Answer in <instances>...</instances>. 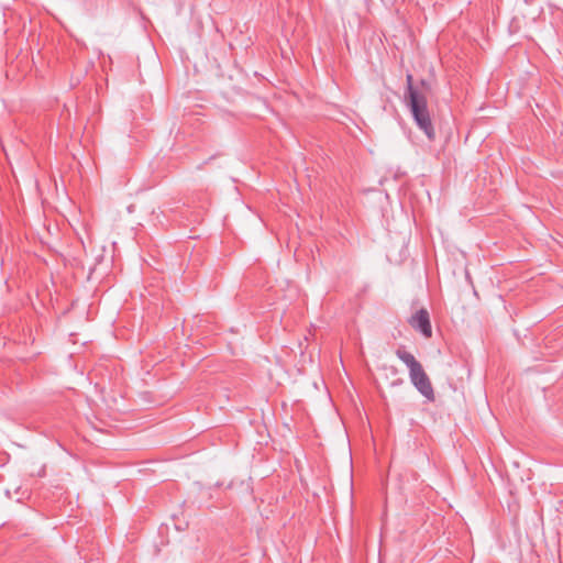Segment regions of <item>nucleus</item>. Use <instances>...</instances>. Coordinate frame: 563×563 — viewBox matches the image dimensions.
I'll use <instances>...</instances> for the list:
<instances>
[{"label": "nucleus", "instance_id": "f257e3e1", "mask_svg": "<svg viewBox=\"0 0 563 563\" xmlns=\"http://www.w3.org/2000/svg\"><path fill=\"white\" fill-rule=\"evenodd\" d=\"M406 82L405 103L417 126L426 134L429 141H433L435 139V131L432 125L424 91L413 85V76L411 74H407Z\"/></svg>", "mask_w": 563, "mask_h": 563}, {"label": "nucleus", "instance_id": "7ed1b4c3", "mask_svg": "<svg viewBox=\"0 0 563 563\" xmlns=\"http://www.w3.org/2000/svg\"><path fill=\"white\" fill-rule=\"evenodd\" d=\"M409 324L416 330L419 331L423 336L431 338L432 336V327L430 322L429 312L427 309L421 308L418 310L410 319Z\"/></svg>", "mask_w": 563, "mask_h": 563}, {"label": "nucleus", "instance_id": "20e7f679", "mask_svg": "<svg viewBox=\"0 0 563 563\" xmlns=\"http://www.w3.org/2000/svg\"><path fill=\"white\" fill-rule=\"evenodd\" d=\"M422 91H424V95L427 96L428 92L431 90L430 84L426 79H421L419 84L417 85Z\"/></svg>", "mask_w": 563, "mask_h": 563}, {"label": "nucleus", "instance_id": "39448f33", "mask_svg": "<svg viewBox=\"0 0 563 563\" xmlns=\"http://www.w3.org/2000/svg\"><path fill=\"white\" fill-rule=\"evenodd\" d=\"M390 372H391L393 374H396V373H397V368H396L395 366H390Z\"/></svg>", "mask_w": 563, "mask_h": 563}, {"label": "nucleus", "instance_id": "f03ea898", "mask_svg": "<svg viewBox=\"0 0 563 563\" xmlns=\"http://www.w3.org/2000/svg\"><path fill=\"white\" fill-rule=\"evenodd\" d=\"M395 354L408 367L410 380L417 390L429 401H434L435 396L431 380L424 372L421 363L417 361L413 354L408 352L404 346H399Z\"/></svg>", "mask_w": 563, "mask_h": 563}]
</instances>
